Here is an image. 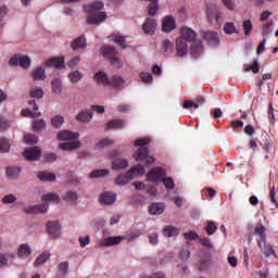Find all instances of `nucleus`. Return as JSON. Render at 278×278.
Segmentation results:
<instances>
[{
    "label": "nucleus",
    "mask_w": 278,
    "mask_h": 278,
    "mask_svg": "<svg viewBox=\"0 0 278 278\" xmlns=\"http://www.w3.org/2000/svg\"><path fill=\"white\" fill-rule=\"evenodd\" d=\"M100 203H102V205H114V203H116V193L112 191H104L100 195Z\"/></svg>",
    "instance_id": "obj_22"
},
{
    "label": "nucleus",
    "mask_w": 278,
    "mask_h": 278,
    "mask_svg": "<svg viewBox=\"0 0 278 278\" xmlns=\"http://www.w3.org/2000/svg\"><path fill=\"white\" fill-rule=\"evenodd\" d=\"M144 173H147V169L140 164L130 167V169L128 170L131 179H136V177H141V175H144Z\"/></svg>",
    "instance_id": "obj_28"
},
{
    "label": "nucleus",
    "mask_w": 278,
    "mask_h": 278,
    "mask_svg": "<svg viewBox=\"0 0 278 278\" xmlns=\"http://www.w3.org/2000/svg\"><path fill=\"white\" fill-rule=\"evenodd\" d=\"M31 99H42L45 97V90L40 87H31L29 90Z\"/></svg>",
    "instance_id": "obj_39"
},
{
    "label": "nucleus",
    "mask_w": 278,
    "mask_h": 278,
    "mask_svg": "<svg viewBox=\"0 0 278 278\" xmlns=\"http://www.w3.org/2000/svg\"><path fill=\"white\" fill-rule=\"evenodd\" d=\"M101 51L102 55L106 58L113 66L116 68H121V66H123V61H121V54L117 49L104 46Z\"/></svg>",
    "instance_id": "obj_4"
},
{
    "label": "nucleus",
    "mask_w": 278,
    "mask_h": 278,
    "mask_svg": "<svg viewBox=\"0 0 278 278\" xmlns=\"http://www.w3.org/2000/svg\"><path fill=\"white\" fill-rule=\"evenodd\" d=\"M86 47H88V45L86 43L85 36H80V37L76 38L74 40V42H72L73 51H78V49H86Z\"/></svg>",
    "instance_id": "obj_35"
},
{
    "label": "nucleus",
    "mask_w": 278,
    "mask_h": 278,
    "mask_svg": "<svg viewBox=\"0 0 278 278\" xmlns=\"http://www.w3.org/2000/svg\"><path fill=\"white\" fill-rule=\"evenodd\" d=\"M162 29L165 34H170L174 29H177V22L173 15H167L162 20Z\"/></svg>",
    "instance_id": "obj_13"
},
{
    "label": "nucleus",
    "mask_w": 278,
    "mask_h": 278,
    "mask_svg": "<svg viewBox=\"0 0 278 278\" xmlns=\"http://www.w3.org/2000/svg\"><path fill=\"white\" fill-rule=\"evenodd\" d=\"M164 177H166V169L154 167L147 174L146 179L151 184H162Z\"/></svg>",
    "instance_id": "obj_5"
},
{
    "label": "nucleus",
    "mask_w": 278,
    "mask_h": 278,
    "mask_svg": "<svg viewBox=\"0 0 278 278\" xmlns=\"http://www.w3.org/2000/svg\"><path fill=\"white\" fill-rule=\"evenodd\" d=\"M77 121H79V123H90V121H92V111H80L77 114Z\"/></svg>",
    "instance_id": "obj_37"
},
{
    "label": "nucleus",
    "mask_w": 278,
    "mask_h": 278,
    "mask_svg": "<svg viewBox=\"0 0 278 278\" xmlns=\"http://www.w3.org/2000/svg\"><path fill=\"white\" fill-rule=\"evenodd\" d=\"M162 51H164V53L173 51V42H170L169 40H164L162 43Z\"/></svg>",
    "instance_id": "obj_63"
},
{
    "label": "nucleus",
    "mask_w": 278,
    "mask_h": 278,
    "mask_svg": "<svg viewBox=\"0 0 278 278\" xmlns=\"http://www.w3.org/2000/svg\"><path fill=\"white\" fill-rule=\"evenodd\" d=\"M179 258L181 262H188L190 258V250L182 248L180 253H179Z\"/></svg>",
    "instance_id": "obj_59"
},
{
    "label": "nucleus",
    "mask_w": 278,
    "mask_h": 278,
    "mask_svg": "<svg viewBox=\"0 0 278 278\" xmlns=\"http://www.w3.org/2000/svg\"><path fill=\"white\" fill-rule=\"evenodd\" d=\"M18 175H21V168L20 167H8L7 168V177L9 179H14Z\"/></svg>",
    "instance_id": "obj_47"
},
{
    "label": "nucleus",
    "mask_w": 278,
    "mask_h": 278,
    "mask_svg": "<svg viewBox=\"0 0 278 278\" xmlns=\"http://www.w3.org/2000/svg\"><path fill=\"white\" fill-rule=\"evenodd\" d=\"M180 34L181 36L176 39V51L179 58L188 54V45H191L190 53L194 60L203 55V42H201V39H197V33L192 28L184 26Z\"/></svg>",
    "instance_id": "obj_1"
},
{
    "label": "nucleus",
    "mask_w": 278,
    "mask_h": 278,
    "mask_svg": "<svg viewBox=\"0 0 278 278\" xmlns=\"http://www.w3.org/2000/svg\"><path fill=\"white\" fill-rule=\"evenodd\" d=\"M105 18H108V13L98 12V13H89V15H87L86 17V21L88 25H101V23H103Z\"/></svg>",
    "instance_id": "obj_12"
},
{
    "label": "nucleus",
    "mask_w": 278,
    "mask_h": 278,
    "mask_svg": "<svg viewBox=\"0 0 278 278\" xmlns=\"http://www.w3.org/2000/svg\"><path fill=\"white\" fill-rule=\"evenodd\" d=\"M64 125V116L62 115H54L51 118V126L54 127V129H60Z\"/></svg>",
    "instance_id": "obj_46"
},
{
    "label": "nucleus",
    "mask_w": 278,
    "mask_h": 278,
    "mask_svg": "<svg viewBox=\"0 0 278 278\" xmlns=\"http://www.w3.org/2000/svg\"><path fill=\"white\" fill-rule=\"evenodd\" d=\"M9 66H21V68H29L31 66V59L27 55L15 54L9 61Z\"/></svg>",
    "instance_id": "obj_7"
},
{
    "label": "nucleus",
    "mask_w": 278,
    "mask_h": 278,
    "mask_svg": "<svg viewBox=\"0 0 278 278\" xmlns=\"http://www.w3.org/2000/svg\"><path fill=\"white\" fill-rule=\"evenodd\" d=\"M113 41L115 45H119L122 49H127L125 36L121 35V33H116L113 35Z\"/></svg>",
    "instance_id": "obj_43"
},
{
    "label": "nucleus",
    "mask_w": 278,
    "mask_h": 278,
    "mask_svg": "<svg viewBox=\"0 0 278 278\" xmlns=\"http://www.w3.org/2000/svg\"><path fill=\"white\" fill-rule=\"evenodd\" d=\"M10 128V121L8 118L0 116V131H5Z\"/></svg>",
    "instance_id": "obj_61"
},
{
    "label": "nucleus",
    "mask_w": 278,
    "mask_h": 278,
    "mask_svg": "<svg viewBox=\"0 0 278 278\" xmlns=\"http://www.w3.org/2000/svg\"><path fill=\"white\" fill-rule=\"evenodd\" d=\"M64 87L62 86V78H54L51 81V90L52 94H55V97H60L62 94V90Z\"/></svg>",
    "instance_id": "obj_27"
},
{
    "label": "nucleus",
    "mask_w": 278,
    "mask_h": 278,
    "mask_svg": "<svg viewBox=\"0 0 278 278\" xmlns=\"http://www.w3.org/2000/svg\"><path fill=\"white\" fill-rule=\"evenodd\" d=\"M125 127V121L123 119H113L108 123L109 129H123Z\"/></svg>",
    "instance_id": "obj_44"
},
{
    "label": "nucleus",
    "mask_w": 278,
    "mask_h": 278,
    "mask_svg": "<svg viewBox=\"0 0 278 278\" xmlns=\"http://www.w3.org/2000/svg\"><path fill=\"white\" fill-rule=\"evenodd\" d=\"M110 169H96L89 174L91 179H99L100 177H108Z\"/></svg>",
    "instance_id": "obj_42"
},
{
    "label": "nucleus",
    "mask_w": 278,
    "mask_h": 278,
    "mask_svg": "<svg viewBox=\"0 0 278 278\" xmlns=\"http://www.w3.org/2000/svg\"><path fill=\"white\" fill-rule=\"evenodd\" d=\"M46 229L48 236H50V238L53 240H59V238H62V224H60V222H48L46 224Z\"/></svg>",
    "instance_id": "obj_8"
},
{
    "label": "nucleus",
    "mask_w": 278,
    "mask_h": 278,
    "mask_svg": "<svg viewBox=\"0 0 278 278\" xmlns=\"http://www.w3.org/2000/svg\"><path fill=\"white\" fill-rule=\"evenodd\" d=\"M10 151V141L8 139H0V152L8 153Z\"/></svg>",
    "instance_id": "obj_56"
},
{
    "label": "nucleus",
    "mask_w": 278,
    "mask_h": 278,
    "mask_svg": "<svg viewBox=\"0 0 278 278\" xmlns=\"http://www.w3.org/2000/svg\"><path fill=\"white\" fill-rule=\"evenodd\" d=\"M17 200L18 199L16 198V195H14V194H7L2 199V203L4 205H12V204L16 203Z\"/></svg>",
    "instance_id": "obj_52"
},
{
    "label": "nucleus",
    "mask_w": 278,
    "mask_h": 278,
    "mask_svg": "<svg viewBox=\"0 0 278 278\" xmlns=\"http://www.w3.org/2000/svg\"><path fill=\"white\" fill-rule=\"evenodd\" d=\"M93 79L96 84H99V86H104V88H109L110 86V77H108V74H105V72L96 73Z\"/></svg>",
    "instance_id": "obj_25"
},
{
    "label": "nucleus",
    "mask_w": 278,
    "mask_h": 278,
    "mask_svg": "<svg viewBox=\"0 0 278 278\" xmlns=\"http://www.w3.org/2000/svg\"><path fill=\"white\" fill-rule=\"evenodd\" d=\"M199 270H207L210 268V253H205L203 258H200L198 264Z\"/></svg>",
    "instance_id": "obj_41"
},
{
    "label": "nucleus",
    "mask_w": 278,
    "mask_h": 278,
    "mask_svg": "<svg viewBox=\"0 0 278 278\" xmlns=\"http://www.w3.org/2000/svg\"><path fill=\"white\" fill-rule=\"evenodd\" d=\"M139 77L143 84H152L153 83V75L149 72H141Z\"/></svg>",
    "instance_id": "obj_50"
},
{
    "label": "nucleus",
    "mask_w": 278,
    "mask_h": 278,
    "mask_svg": "<svg viewBox=\"0 0 278 278\" xmlns=\"http://www.w3.org/2000/svg\"><path fill=\"white\" fill-rule=\"evenodd\" d=\"M243 31L245 36H251V33L253 31V22L251 20L243 21Z\"/></svg>",
    "instance_id": "obj_49"
},
{
    "label": "nucleus",
    "mask_w": 278,
    "mask_h": 278,
    "mask_svg": "<svg viewBox=\"0 0 278 278\" xmlns=\"http://www.w3.org/2000/svg\"><path fill=\"white\" fill-rule=\"evenodd\" d=\"M24 142L26 144H36V142H38V137L36 135H31V134L25 135Z\"/></svg>",
    "instance_id": "obj_55"
},
{
    "label": "nucleus",
    "mask_w": 278,
    "mask_h": 278,
    "mask_svg": "<svg viewBox=\"0 0 278 278\" xmlns=\"http://www.w3.org/2000/svg\"><path fill=\"white\" fill-rule=\"evenodd\" d=\"M260 73V61L255 60L253 65H245V72Z\"/></svg>",
    "instance_id": "obj_58"
},
{
    "label": "nucleus",
    "mask_w": 278,
    "mask_h": 278,
    "mask_svg": "<svg viewBox=\"0 0 278 278\" xmlns=\"http://www.w3.org/2000/svg\"><path fill=\"white\" fill-rule=\"evenodd\" d=\"M77 199H79L77 191H66L63 195V201H66L70 205H77Z\"/></svg>",
    "instance_id": "obj_31"
},
{
    "label": "nucleus",
    "mask_w": 278,
    "mask_h": 278,
    "mask_svg": "<svg viewBox=\"0 0 278 278\" xmlns=\"http://www.w3.org/2000/svg\"><path fill=\"white\" fill-rule=\"evenodd\" d=\"M224 31L226 34H228L229 36L231 34H240V31L238 30V28H236V24H233V22H227L224 24Z\"/></svg>",
    "instance_id": "obj_45"
},
{
    "label": "nucleus",
    "mask_w": 278,
    "mask_h": 278,
    "mask_svg": "<svg viewBox=\"0 0 278 278\" xmlns=\"http://www.w3.org/2000/svg\"><path fill=\"white\" fill-rule=\"evenodd\" d=\"M124 87H125V80L123 77L112 76L110 78V85H109L110 90H121Z\"/></svg>",
    "instance_id": "obj_24"
},
{
    "label": "nucleus",
    "mask_w": 278,
    "mask_h": 278,
    "mask_svg": "<svg viewBox=\"0 0 278 278\" xmlns=\"http://www.w3.org/2000/svg\"><path fill=\"white\" fill-rule=\"evenodd\" d=\"M206 18L208 23H218V21H223V13L217 8H211L206 11Z\"/></svg>",
    "instance_id": "obj_18"
},
{
    "label": "nucleus",
    "mask_w": 278,
    "mask_h": 278,
    "mask_svg": "<svg viewBox=\"0 0 278 278\" xmlns=\"http://www.w3.org/2000/svg\"><path fill=\"white\" fill-rule=\"evenodd\" d=\"M151 142L149 138H139L135 140V147L137 151L132 154V159L135 162H144V166H151V164L155 163V157L149 155V150L147 149V144Z\"/></svg>",
    "instance_id": "obj_2"
},
{
    "label": "nucleus",
    "mask_w": 278,
    "mask_h": 278,
    "mask_svg": "<svg viewBox=\"0 0 278 278\" xmlns=\"http://www.w3.org/2000/svg\"><path fill=\"white\" fill-rule=\"evenodd\" d=\"M43 68H64V56H56L48 59L42 64Z\"/></svg>",
    "instance_id": "obj_16"
},
{
    "label": "nucleus",
    "mask_w": 278,
    "mask_h": 278,
    "mask_svg": "<svg viewBox=\"0 0 278 278\" xmlns=\"http://www.w3.org/2000/svg\"><path fill=\"white\" fill-rule=\"evenodd\" d=\"M59 275H66L68 273V261H63L58 265Z\"/></svg>",
    "instance_id": "obj_54"
},
{
    "label": "nucleus",
    "mask_w": 278,
    "mask_h": 278,
    "mask_svg": "<svg viewBox=\"0 0 278 278\" xmlns=\"http://www.w3.org/2000/svg\"><path fill=\"white\" fill-rule=\"evenodd\" d=\"M49 260H51V251L45 250L35 258L33 267L42 268V266H45Z\"/></svg>",
    "instance_id": "obj_14"
},
{
    "label": "nucleus",
    "mask_w": 278,
    "mask_h": 278,
    "mask_svg": "<svg viewBox=\"0 0 278 278\" xmlns=\"http://www.w3.org/2000/svg\"><path fill=\"white\" fill-rule=\"evenodd\" d=\"M79 147H81L79 141L63 142V143H60L59 146V148L62 151H76V149H79Z\"/></svg>",
    "instance_id": "obj_34"
},
{
    "label": "nucleus",
    "mask_w": 278,
    "mask_h": 278,
    "mask_svg": "<svg viewBox=\"0 0 278 278\" xmlns=\"http://www.w3.org/2000/svg\"><path fill=\"white\" fill-rule=\"evenodd\" d=\"M125 236H116V237H105L100 239L96 247L98 249H105L108 247H118L123 240H125Z\"/></svg>",
    "instance_id": "obj_6"
},
{
    "label": "nucleus",
    "mask_w": 278,
    "mask_h": 278,
    "mask_svg": "<svg viewBox=\"0 0 278 278\" xmlns=\"http://www.w3.org/2000/svg\"><path fill=\"white\" fill-rule=\"evenodd\" d=\"M163 236L165 238H175V237L179 236V228H177L175 226H165L163 228Z\"/></svg>",
    "instance_id": "obj_32"
},
{
    "label": "nucleus",
    "mask_w": 278,
    "mask_h": 278,
    "mask_svg": "<svg viewBox=\"0 0 278 278\" xmlns=\"http://www.w3.org/2000/svg\"><path fill=\"white\" fill-rule=\"evenodd\" d=\"M132 180L131 176L129 175V172L122 173L115 178V185L116 186H127V184H130Z\"/></svg>",
    "instance_id": "obj_29"
},
{
    "label": "nucleus",
    "mask_w": 278,
    "mask_h": 278,
    "mask_svg": "<svg viewBox=\"0 0 278 278\" xmlns=\"http://www.w3.org/2000/svg\"><path fill=\"white\" fill-rule=\"evenodd\" d=\"M24 157L29 162H36L42 157V151L38 147L26 148L24 151Z\"/></svg>",
    "instance_id": "obj_11"
},
{
    "label": "nucleus",
    "mask_w": 278,
    "mask_h": 278,
    "mask_svg": "<svg viewBox=\"0 0 278 278\" xmlns=\"http://www.w3.org/2000/svg\"><path fill=\"white\" fill-rule=\"evenodd\" d=\"M254 235L257 236L256 242H257L258 249H262V242H265L267 240L266 239V227L263 225L255 226Z\"/></svg>",
    "instance_id": "obj_19"
},
{
    "label": "nucleus",
    "mask_w": 278,
    "mask_h": 278,
    "mask_svg": "<svg viewBox=\"0 0 278 278\" xmlns=\"http://www.w3.org/2000/svg\"><path fill=\"white\" fill-rule=\"evenodd\" d=\"M103 8H105V3L99 0L83 5V10L87 14H94V12H100V10H103Z\"/></svg>",
    "instance_id": "obj_15"
},
{
    "label": "nucleus",
    "mask_w": 278,
    "mask_h": 278,
    "mask_svg": "<svg viewBox=\"0 0 278 278\" xmlns=\"http://www.w3.org/2000/svg\"><path fill=\"white\" fill-rule=\"evenodd\" d=\"M217 229L218 227H216V224H214V222H208L205 227V231L208 233V236H214Z\"/></svg>",
    "instance_id": "obj_57"
},
{
    "label": "nucleus",
    "mask_w": 278,
    "mask_h": 278,
    "mask_svg": "<svg viewBox=\"0 0 278 278\" xmlns=\"http://www.w3.org/2000/svg\"><path fill=\"white\" fill-rule=\"evenodd\" d=\"M31 129L35 134H40V131H45L47 129V122L45 119L34 121L31 124Z\"/></svg>",
    "instance_id": "obj_36"
},
{
    "label": "nucleus",
    "mask_w": 278,
    "mask_h": 278,
    "mask_svg": "<svg viewBox=\"0 0 278 278\" xmlns=\"http://www.w3.org/2000/svg\"><path fill=\"white\" fill-rule=\"evenodd\" d=\"M42 204L24 207L25 214H47L49 212V203H60L58 193L49 192L42 195Z\"/></svg>",
    "instance_id": "obj_3"
},
{
    "label": "nucleus",
    "mask_w": 278,
    "mask_h": 278,
    "mask_svg": "<svg viewBox=\"0 0 278 278\" xmlns=\"http://www.w3.org/2000/svg\"><path fill=\"white\" fill-rule=\"evenodd\" d=\"M111 144H114V140L110 139V138H104L102 140H100L96 147L97 149H105V147H110Z\"/></svg>",
    "instance_id": "obj_53"
},
{
    "label": "nucleus",
    "mask_w": 278,
    "mask_h": 278,
    "mask_svg": "<svg viewBox=\"0 0 278 278\" xmlns=\"http://www.w3.org/2000/svg\"><path fill=\"white\" fill-rule=\"evenodd\" d=\"M201 36L206 40L208 47H219L220 46V38L218 37V33L213 30H201Z\"/></svg>",
    "instance_id": "obj_9"
},
{
    "label": "nucleus",
    "mask_w": 278,
    "mask_h": 278,
    "mask_svg": "<svg viewBox=\"0 0 278 278\" xmlns=\"http://www.w3.org/2000/svg\"><path fill=\"white\" fill-rule=\"evenodd\" d=\"M161 184H164L166 190H174L175 189V180L170 177H163Z\"/></svg>",
    "instance_id": "obj_48"
},
{
    "label": "nucleus",
    "mask_w": 278,
    "mask_h": 278,
    "mask_svg": "<svg viewBox=\"0 0 278 278\" xmlns=\"http://www.w3.org/2000/svg\"><path fill=\"white\" fill-rule=\"evenodd\" d=\"M2 255L7 260L8 264H10V262H14V260H16V257H17L16 252L15 253L14 252H7Z\"/></svg>",
    "instance_id": "obj_64"
},
{
    "label": "nucleus",
    "mask_w": 278,
    "mask_h": 278,
    "mask_svg": "<svg viewBox=\"0 0 278 278\" xmlns=\"http://www.w3.org/2000/svg\"><path fill=\"white\" fill-rule=\"evenodd\" d=\"M56 138L61 142H70V140H77V138H79V134L78 132H73V131H70V130H61L56 135Z\"/></svg>",
    "instance_id": "obj_20"
},
{
    "label": "nucleus",
    "mask_w": 278,
    "mask_h": 278,
    "mask_svg": "<svg viewBox=\"0 0 278 278\" xmlns=\"http://www.w3.org/2000/svg\"><path fill=\"white\" fill-rule=\"evenodd\" d=\"M78 242L81 249H85V247H88V244H90V236L86 235V236L79 237Z\"/></svg>",
    "instance_id": "obj_60"
},
{
    "label": "nucleus",
    "mask_w": 278,
    "mask_h": 278,
    "mask_svg": "<svg viewBox=\"0 0 278 278\" xmlns=\"http://www.w3.org/2000/svg\"><path fill=\"white\" fill-rule=\"evenodd\" d=\"M16 255L18 260H29L31 255L34 254V249H31V245L29 243H21L16 248Z\"/></svg>",
    "instance_id": "obj_10"
},
{
    "label": "nucleus",
    "mask_w": 278,
    "mask_h": 278,
    "mask_svg": "<svg viewBox=\"0 0 278 278\" xmlns=\"http://www.w3.org/2000/svg\"><path fill=\"white\" fill-rule=\"evenodd\" d=\"M275 27V22H265L262 24V34L263 36L268 37L269 34H273V29Z\"/></svg>",
    "instance_id": "obj_40"
},
{
    "label": "nucleus",
    "mask_w": 278,
    "mask_h": 278,
    "mask_svg": "<svg viewBox=\"0 0 278 278\" xmlns=\"http://www.w3.org/2000/svg\"><path fill=\"white\" fill-rule=\"evenodd\" d=\"M129 167V160L124 157H116L113 160L111 164L112 170H125V168Z\"/></svg>",
    "instance_id": "obj_21"
},
{
    "label": "nucleus",
    "mask_w": 278,
    "mask_h": 278,
    "mask_svg": "<svg viewBox=\"0 0 278 278\" xmlns=\"http://www.w3.org/2000/svg\"><path fill=\"white\" fill-rule=\"evenodd\" d=\"M142 29L148 36H153V34H155V29H157V21L151 17L146 18Z\"/></svg>",
    "instance_id": "obj_17"
},
{
    "label": "nucleus",
    "mask_w": 278,
    "mask_h": 278,
    "mask_svg": "<svg viewBox=\"0 0 278 278\" xmlns=\"http://www.w3.org/2000/svg\"><path fill=\"white\" fill-rule=\"evenodd\" d=\"M22 116H26L29 118H38V116H42V113L40 112H31L29 109H24L21 112Z\"/></svg>",
    "instance_id": "obj_51"
},
{
    "label": "nucleus",
    "mask_w": 278,
    "mask_h": 278,
    "mask_svg": "<svg viewBox=\"0 0 278 278\" xmlns=\"http://www.w3.org/2000/svg\"><path fill=\"white\" fill-rule=\"evenodd\" d=\"M164 210H166L164 203H152L149 206V214H151V216H160V214H164Z\"/></svg>",
    "instance_id": "obj_26"
},
{
    "label": "nucleus",
    "mask_w": 278,
    "mask_h": 278,
    "mask_svg": "<svg viewBox=\"0 0 278 278\" xmlns=\"http://www.w3.org/2000/svg\"><path fill=\"white\" fill-rule=\"evenodd\" d=\"M31 77L34 81H45L47 79V72L45 67H37L33 71Z\"/></svg>",
    "instance_id": "obj_30"
},
{
    "label": "nucleus",
    "mask_w": 278,
    "mask_h": 278,
    "mask_svg": "<svg viewBox=\"0 0 278 278\" xmlns=\"http://www.w3.org/2000/svg\"><path fill=\"white\" fill-rule=\"evenodd\" d=\"M260 249L262 253H264L265 257H271V255H274V257H277L275 247H273V244H270L267 239H265V241H262V248Z\"/></svg>",
    "instance_id": "obj_23"
},
{
    "label": "nucleus",
    "mask_w": 278,
    "mask_h": 278,
    "mask_svg": "<svg viewBox=\"0 0 278 278\" xmlns=\"http://www.w3.org/2000/svg\"><path fill=\"white\" fill-rule=\"evenodd\" d=\"M37 177L40 181H55V174L51 172H39Z\"/></svg>",
    "instance_id": "obj_38"
},
{
    "label": "nucleus",
    "mask_w": 278,
    "mask_h": 278,
    "mask_svg": "<svg viewBox=\"0 0 278 278\" xmlns=\"http://www.w3.org/2000/svg\"><path fill=\"white\" fill-rule=\"evenodd\" d=\"M67 77L71 84H79L84 79V74L79 70H74L70 72Z\"/></svg>",
    "instance_id": "obj_33"
},
{
    "label": "nucleus",
    "mask_w": 278,
    "mask_h": 278,
    "mask_svg": "<svg viewBox=\"0 0 278 278\" xmlns=\"http://www.w3.org/2000/svg\"><path fill=\"white\" fill-rule=\"evenodd\" d=\"M185 240H199V233L194 231H187L184 233Z\"/></svg>",
    "instance_id": "obj_62"
}]
</instances>
